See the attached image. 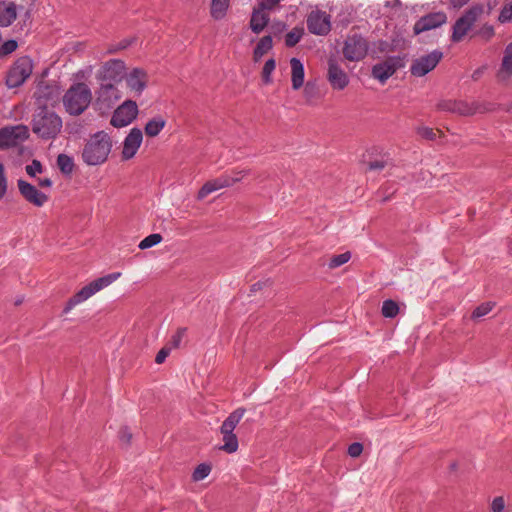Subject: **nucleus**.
<instances>
[{
    "label": "nucleus",
    "instance_id": "1",
    "mask_svg": "<svg viewBox=\"0 0 512 512\" xmlns=\"http://www.w3.org/2000/svg\"><path fill=\"white\" fill-rule=\"evenodd\" d=\"M112 147V137L105 131H98L86 140L81 159L88 166H100L107 162Z\"/></svg>",
    "mask_w": 512,
    "mask_h": 512
},
{
    "label": "nucleus",
    "instance_id": "2",
    "mask_svg": "<svg viewBox=\"0 0 512 512\" xmlns=\"http://www.w3.org/2000/svg\"><path fill=\"white\" fill-rule=\"evenodd\" d=\"M93 99L91 88L84 82L71 85L64 93L62 101L65 111L72 116L83 114Z\"/></svg>",
    "mask_w": 512,
    "mask_h": 512
},
{
    "label": "nucleus",
    "instance_id": "3",
    "mask_svg": "<svg viewBox=\"0 0 512 512\" xmlns=\"http://www.w3.org/2000/svg\"><path fill=\"white\" fill-rule=\"evenodd\" d=\"M120 276H121V273H119V272L111 273V274H107L102 277H98V278L92 280L91 282L87 283L85 286H83L79 291L74 293L65 302V305L63 307V312L65 314L70 313L74 308L85 303L90 298H92L95 294H97L104 288L111 285Z\"/></svg>",
    "mask_w": 512,
    "mask_h": 512
},
{
    "label": "nucleus",
    "instance_id": "4",
    "mask_svg": "<svg viewBox=\"0 0 512 512\" xmlns=\"http://www.w3.org/2000/svg\"><path fill=\"white\" fill-rule=\"evenodd\" d=\"M34 62L29 56L18 57L7 69L5 85L9 89L19 88L31 77Z\"/></svg>",
    "mask_w": 512,
    "mask_h": 512
},
{
    "label": "nucleus",
    "instance_id": "5",
    "mask_svg": "<svg viewBox=\"0 0 512 512\" xmlns=\"http://www.w3.org/2000/svg\"><path fill=\"white\" fill-rule=\"evenodd\" d=\"M61 129L62 120L54 112L42 110L33 119L32 131L41 138H54Z\"/></svg>",
    "mask_w": 512,
    "mask_h": 512
},
{
    "label": "nucleus",
    "instance_id": "6",
    "mask_svg": "<svg viewBox=\"0 0 512 512\" xmlns=\"http://www.w3.org/2000/svg\"><path fill=\"white\" fill-rule=\"evenodd\" d=\"M484 13V6L476 4L471 6L465 13L456 20L453 25L451 40L453 42H460L469 33L474 24L480 19Z\"/></svg>",
    "mask_w": 512,
    "mask_h": 512
},
{
    "label": "nucleus",
    "instance_id": "7",
    "mask_svg": "<svg viewBox=\"0 0 512 512\" xmlns=\"http://www.w3.org/2000/svg\"><path fill=\"white\" fill-rule=\"evenodd\" d=\"M443 58V53L434 50L428 54L421 55L412 60L410 73L414 77H423L433 71Z\"/></svg>",
    "mask_w": 512,
    "mask_h": 512
},
{
    "label": "nucleus",
    "instance_id": "8",
    "mask_svg": "<svg viewBox=\"0 0 512 512\" xmlns=\"http://www.w3.org/2000/svg\"><path fill=\"white\" fill-rule=\"evenodd\" d=\"M138 105L134 100H125L113 112L110 124L115 128L126 127L138 116Z\"/></svg>",
    "mask_w": 512,
    "mask_h": 512
},
{
    "label": "nucleus",
    "instance_id": "9",
    "mask_svg": "<svg viewBox=\"0 0 512 512\" xmlns=\"http://www.w3.org/2000/svg\"><path fill=\"white\" fill-rule=\"evenodd\" d=\"M326 79L331 88L336 91H342L350 84V77L348 73L334 57H330L327 61Z\"/></svg>",
    "mask_w": 512,
    "mask_h": 512
},
{
    "label": "nucleus",
    "instance_id": "10",
    "mask_svg": "<svg viewBox=\"0 0 512 512\" xmlns=\"http://www.w3.org/2000/svg\"><path fill=\"white\" fill-rule=\"evenodd\" d=\"M126 88L135 96H140L147 88L149 76L145 69L140 67L128 68L124 77Z\"/></svg>",
    "mask_w": 512,
    "mask_h": 512
},
{
    "label": "nucleus",
    "instance_id": "11",
    "mask_svg": "<svg viewBox=\"0 0 512 512\" xmlns=\"http://www.w3.org/2000/svg\"><path fill=\"white\" fill-rule=\"evenodd\" d=\"M128 68L124 61L111 59L104 62L98 70V77L104 81L120 82L124 79Z\"/></svg>",
    "mask_w": 512,
    "mask_h": 512
},
{
    "label": "nucleus",
    "instance_id": "12",
    "mask_svg": "<svg viewBox=\"0 0 512 512\" xmlns=\"http://www.w3.org/2000/svg\"><path fill=\"white\" fill-rule=\"evenodd\" d=\"M143 142V132L139 128H132L121 144L120 159L122 162L133 159Z\"/></svg>",
    "mask_w": 512,
    "mask_h": 512
},
{
    "label": "nucleus",
    "instance_id": "13",
    "mask_svg": "<svg viewBox=\"0 0 512 512\" xmlns=\"http://www.w3.org/2000/svg\"><path fill=\"white\" fill-rule=\"evenodd\" d=\"M367 51V42L357 35L348 37L342 49L345 59L351 62L362 60L366 56Z\"/></svg>",
    "mask_w": 512,
    "mask_h": 512
},
{
    "label": "nucleus",
    "instance_id": "14",
    "mask_svg": "<svg viewBox=\"0 0 512 512\" xmlns=\"http://www.w3.org/2000/svg\"><path fill=\"white\" fill-rule=\"evenodd\" d=\"M28 137L26 126L17 125L0 129V148L17 145Z\"/></svg>",
    "mask_w": 512,
    "mask_h": 512
},
{
    "label": "nucleus",
    "instance_id": "15",
    "mask_svg": "<svg viewBox=\"0 0 512 512\" xmlns=\"http://www.w3.org/2000/svg\"><path fill=\"white\" fill-rule=\"evenodd\" d=\"M17 187L20 195L30 204L36 207H42L47 201L48 196L39 191L34 185L25 180L19 179Z\"/></svg>",
    "mask_w": 512,
    "mask_h": 512
},
{
    "label": "nucleus",
    "instance_id": "16",
    "mask_svg": "<svg viewBox=\"0 0 512 512\" xmlns=\"http://www.w3.org/2000/svg\"><path fill=\"white\" fill-rule=\"evenodd\" d=\"M240 178H231L229 176H221L219 178L211 179L206 181L197 192V200L202 201L207 198L210 194L234 185Z\"/></svg>",
    "mask_w": 512,
    "mask_h": 512
},
{
    "label": "nucleus",
    "instance_id": "17",
    "mask_svg": "<svg viewBox=\"0 0 512 512\" xmlns=\"http://www.w3.org/2000/svg\"><path fill=\"white\" fill-rule=\"evenodd\" d=\"M309 31L316 35H326L331 30L330 16L322 11H312L307 19Z\"/></svg>",
    "mask_w": 512,
    "mask_h": 512
},
{
    "label": "nucleus",
    "instance_id": "18",
    "mask_svg": "<svg viewBox=\"0 0 512 512\" xmlns=\"http://www.w3.org/2000/svg\"><path fill=\"white\" fill-rule=\"evenodd\" d=\"M447 16L443 12L428 14L420 18L414 25V34L418 35L422 32L437 28L446 23Z\"/></svg>",
    "mask_w": 512,
    "mask_h": 512
},
{
    "label": "nucleus",
    "instance_id": "19",
    "mask_svg": "<svg viewBox=\"0 0 512 512\" xmlns=\"http://www.w3.org/2000/svg\"><path fill=\"white\" fill-rule=\"evenodd\" d=\"M400 67V62L397 58H387L384 61L374 65L372 75L375 79L384 83L390 78Z\"/></svg>",
    "mask_w": 512,
    "mask_h": 512
},
{
    "label": "nucleus",
    "instance_id": "20",
    "mask_svg": "<svg viewBox=\"0 0 512 512\" xmlns=\"http://www.w3.org/2000/svg\"><path fill=\"white\" fill-rule=\"evenodd\" d=\"M512 76V42L509 43L503 52L500 68L496 78L499 82H507Z\"/></svg>",
    "mask_w": 512,
    "mask_h": 512
},
{
    "label": "nucleus",
    "instance_id": "21",
    "mask_svg": "<svg viewBox=\"0 0 512 512\" xmlns=\"http://www.w3.org/2000/svg\"><path fill=\"white\" fill-rule=\"evenodd\" d=\"M268 11L260 5L254 8L250 19V28L254 33L259 34L266 27L269 21Z\"/></svg>",
    "mask_w": 512,
    "mask_h": 512
},
{
    "label": "nucleus",
    "instance_id": "22",
    "mask_svg": "<svg viewBox=\"0 0 512 512\" xmlns=\"http://www.w3.org/2000/svg\"><path fill=\"white\" fill-rule=\"evenodd\" d=\"M290 67L292 89L297 91L304 86V66L299 59L291 58Z\"/></svg>",
    "mask_w": 512,
    "mask_h": 512
},
{
    "label": "nucleus",
    "instance_id": "23",
    "mask_svg": "<svg viewBox=\"0 0 512 512\" xmlns=\"http://www.w3.org/2000/svg\"><path fill=\"white\" fill-rule=\"evenodd\" d=\"M166 119L157 115L147 121L144 126L145 135L149 138L157 137L166 126Z\"/></svg>",
    "mask_w": 512,
    "mask_h": 512
},
{
    "label": "nucleus",
    "instance_id": "24",
    "mask_svg": "<svg viewBox=\"0 0 512 512\" xmlns=\"http://www.w3.org/2000/svg\"><path fill=\"white\" fill-rule=\"evenodd\" d=\"M16 16V7L13 2L0 1V26H9Z\"/></svg>",
    "mask_w": 512,
    "mask_h": 512
},
{
    "label": "nucleus",
    "instance_id": "25",
    "mask_svg": "<svg viewBox=\"0 0 512 512\" xmlns=\"http://www.w3.org/2000/svg\"><path fill=\"white\" fill-rule=\"evenodd\" d=\"M273 47V40L271 36H264L262 37L254 51H253V61L259 62L264 55H266Z\"/></svg>",
    "mask_w": 512,
    "mask_h": 512
},
{
    "label": "nucleus",
    "instance_id": "26",
    "mask_svg": "<svg viewBox=\"0 0 512 512\" xmlns=\"http://www.w3.org/2000/svg\"><path fill=\"white\" fill-rule=\"evenodd\" d=\"M303 97L305 102L309 105H313L320 98V92L318 86L313 82H307L303 86Z\"/></svg>",
    "mask_w": 512,
    "mask_h": 512
},
{
    "label": "nucleus",
    "instance_id": "27",
    "mask_svg": "<svg viewBox=\"0 0 512 512\" xmlns=\"http://www.w3.org/2000/svg\"><path fill=\"white\" fill-rule=\"evenodd\" d=\"M223 445L219 447L221 451H224L228 454L235 453L238 450V438L236 434H222Z\"/></svg>",
    "mask_w": 512,
    "mask_h": 512
},
{
    "label": "nucleus",
    "instance_id": "28",
    "mask_svg": "<svg viewBox=\"0 0 512 512\" xmlns=\"http://www.w3.org/2000/svg\"><path fill=\"white\" fill-rule=\"evenodd\" d=\"M229 6V0H212L211 15L214 19H221L225 16Z\"/></svg>",
    "mask_w": 512,
    "mask_h": 512
},
{
    "label": "nucleus",
    "instance_id": "29",
    "mask_svg": "<svg viewBox=\"0 0 512 512\" xmlns=\"http://www.w3.org/2000/svg\"><path fill=\"white\" fill-rule=\"evenodd\" d=\"M57 166L63 174L70 175L74 170V161L67 154H59L57 157Z\"/></svg>",
    "mask_w": 512,
    "mask_h": 512
},
{
    "label": "nucleus",
    "instance_id": "30",
    "mask_svg": "<svg viewBox=\"0 0 512 512\" xmlns=\"http://www.w3.org/2000/svg\"><path fill=\"white\" fill-rule=\"evenodd\" d=\"M495 307L494 302H484L478 305L471 313V319L473 321H478L480 318L488 315Z\"/></svg>",
    "mask_w": 512,
    "mask_h": 512
},
{
    "label": "nucleus",
    "instance_id": "31",
    "mask_svg": "<svg viewBox=\"0 0 512 512\" xmlns=\"http://www.w3.org/2000/svg\"><path fill=\"white\" fill-rule=\"evenodd\" d=\"M211 470H212V466L210 464H208V463L199 464L198 466H196V468L194 469V471L192 473V480L194 482H199V481L205 479L206 477H208Z\"/></svg>",
    "mask_w": 512,
    "mask_h": 512
},
{
    "label": "nucleus",
    "instance_id": "32",
    "mask_svg": "<svg viewBox=\"0 0 512 512\" xmlns=\"http://www.w3.org/2000/svg\"><path fill=\"white\" fill-rule=\"evenodd\" d=\"M381 312L386 318H394L399 313V306L393 300H386L383 302Z\"/></svg>",
    "mask_w": 512,
    "mask_h": 512
},
{
    "label": "nucleus",
    "instance_id": "33",
    "mask_svg": "<svg viewBox=\"0 0 512 512\" xmlns=\"http://www.w3.org/2000/svg\"><path fill=\"white\" fill-rule=\"evenodd\" d=\"M351 258V253L349 251L344 252L339 255H333L330 257L328 261V267L329 269H335L341 265L346 264Z\"/></svg>",
    "mask_w": 512,
    "mask_h": 512
},
{
    "label": "nucleus",
    "instance_id": "34",
    "mask_svg": "<svg viewBox=\"0 0 512 512\" xmlns=\"http://www.w3.org/2000/svg\"><path fill=\"white\" fill-rule=\"evenodd\" d=\"M114 87H113V84L109 83V84H104L101 86L100 88V91H99V95L96 99V102H95V105L98 107L99 110H102V109H109L112 107V103H107L105 104V100L102 98L104 94H106L108 91L112 90Z\"/></svg>",
    "mask_w": 512,
    "mask_h": 512
},
{
    "label": "nucleus",
    "instance_id": "35",
    "mask_svg": "<svg viewBox=\"0 0 512 512\" xmlns=\"http://www.w3.org/2000/svg\"><path fill=\"white\" fill-rule=\"evenodd\" d=\"M498 21L500 23L512 22V0H504V5L498 16Z\"/></svg>",
    "mask_w": 512,
    "mask_h": 512
},
{
    "label": "nucleus",
    "instance_id": "36",
    "mask_svg": "<svg viewBox=\"0 0 512 512\" xmlns=\"http://www.w3.org/2000/svg\"><path fill=\"white\" fill-rule=\"evenodd\" d=\"M304 33V30L303 28H300V27H295L293 28L287 35H286V38H285V44L288 46V47H293L295 46L301 39L302 35Z\"/></svg>",
    "mask_w": 512,
    "mask_h": 512
},
{
    "label": "nucleus",
    "instance_id": "37",
    "mask_svg": "<svg viewBox=\"0 0 512 512\" xmlns=\"http://www.w3.org/2000/svg\"><path fill=\"white\" fill-rule=\"evenodd\" d=\"M275 67L276 63L274 59L271 58L265 62L261 72V78L265 84H270L272 82L271 74L274 71Z\"/></svg>",
    "mask_w": 512,
    "mask_h": 512
},
{
    "label": "nucleus",
    "instance_id": "38",
    "mask_svg": "<svg viewBox=\"0 0 512 512\" xmlns=\"http://www.w3.org/2000/svg\"><path fill=\"white\" fill-rule=\"evenodd\" d=\"M162 239V236L158 233L150 234L139 243L138 247L141 250H145L155 245H158L162 241Z\"/></svg>",
    "mask_w": 512,
    "mask_h": 512
},
{
    "label": "nucleus",
    "instance_id": "39",
    "mask_svg": "<svg viewBox=\"0 0 512 512\" xmlns=\"http://www.w3.org/2000/svg\"><path fill=\"white\" fill-rule=\"evenodd\" d=\"M476 35L479 36L485 42H488L494 37L495 29L492 25L484 24L476 32Z\"/></svg>",
    "mask_w": 512,
    "mask_h": 512
},
{
    "label": "nucleus",
    "instance_id": "40",
    "mask_svg": "<svg viewBox=\"0 0 512 512\" xmlns=\"http://www.w3.org/2000/svg\"><path fill=\"white\" fill-rule=\"evenodd\" d=\"M245 414V409L238 408L235 411H233L226 419L225 421L229 423L231 426L236 428V426L239 424L241 419L243 418Z\"/></svg>",
    "mask_w": 512,
    "mask_h": 512
},
{
    "label": "nucleus",
    "instance_id": "41",
    "mask_svg": "<svg viewBox=\"0 0 512 512\" xmlns=\"http://www.w3.org/2000/svg\"><path fill=\"white\" fill-rule=\"evenodd\" d=\"M8 181L5 175L4 164L0 161V200L4 198L7 193Z\"/></svg>",
    "mask_w": 512,
    "mask_h": 512
},
{
    "label": "nucleus",
    "instance_id": "42",
    "mask_svg": "<svg viewBox=\"0 0 512 512\" xmlns=\"http://www.w3.org/2000/svg\"><path fill=\"white\" fill-rule=\"evenodd\" d=\"M18 47V44L15 40H8L0 47V56H6L12 52H14Z\"/></svg>",
    "mask_w": 512,
    "mask_h": 512
},
{
    "label": "nucleus",
    "instance_id": "43",
    "mask_svg": "<svg viewBox=\"0 0 512 512\" xmlns=\"http://www.w3.org/2000/svg\"><path fill=\"white\" fill-rule=\"evenodd\" d=\"M25 170L29 176L35 177L42 173V165L38 160H33L31 164L25 167Z\"/></svg>",
    "mask_w": 512,
    "mask_h": 512
},
{
    "label": "nucleus",
    "instance_id": "44",
    "mask_svg": "<svg viewBox=\"0 0 512 512\" xmlns=\"http://www.w3.org/2000/svg\"><path fill=\"white\" fill-rule=\"evenodd\" d=\"M437 109L439 111L452 112L456 109V102L452 100H442L437 103Z\"/></svg>",
    "mask_w": 512,
    "mask_h": 512
},
{
    "label": "nucleus",
    "instance_id": "45",
    "mask_svg": "<svg viewBox=\"0 0 512 512\" xmlns=\"http://www.w3.org/2000/svg\"><path fill=\"white\" fill-rule=\"evenodd\" d=\"M505 509V500L502 496L495 497L491 503L492 512H503Z\"/></svg>",
    "mask_w": 512,
    "mask_h": 512
},
{
    "label": "nucleus",
    "instance_id": "46",
    "mask_svg": "<svg viewBox=\"0 0 512 512\" xmlns=\"http://www.w3.org/2000/svg\"><path fill=\"white\" fill-rule=\"evenodd\" d=\"M119 438L122 443H124L126 445L130 444L131 440H132V433L129 430V428H127V427L121 428L120 432H119Z\"/></svg>",
    "mask_w": 512,
    "mask_h": 512
},
{
    "label": "nucleus",
    "instance_id": "47",
    "mask_svg": "<svg viewBox=\"0 0 512 512\" xmlns=\"http://www.w3.org/2000/svg\"><path fill=\"white\" fill-rule=\"evenodd\" d=\"M363 451V446L361 443H353L348 448V454L351 457H358Z\"/></svg>",
    "mask_w": 512,
    "mask_h": 512
},
{
    "label": "nucleus",
    "instance_id": "48",
    "mask_svg": "<svg viewBox=\"0 0 512 512\" xmlns=\"http://www.w3.org/2000/svg\"><path fill=\"white\" fill-rule=\"evenodd\" d=\"M170 354V349L167 348V347H163L162 349H160L155 357V362L157 364H162L166 358L168 357V355Z\"/></svg>",
    "mask_w": 512,
    "mask_h": 512
},
{
    "label": "nucleus",
    "instance_id": "49",
    "mask_svg": "<svg viewBox=\"0 0 512 512\" xmlns=\"http://www.w3.org/2000/svg\"><path fill=\"white\" fill-rule=\"evenodd\" d=\"M453 113H458L461 115H468L471 112L466 104L461 103V102H456V109L453 111Z\"/></svg>",
    "mask_w": 512,
    "mask_h": 512
},
{
    "label": "nucleus",
    "instance_id": "50",
    "mask_svg": "<svg viewBox=\"0 0 512 512\" xmlns=\"http://www.w3.org/2000/svg\"><path fill=\"white\" fill-rule=\"evenodd\" d=\"M281 0H261L258 5L264 7L267 10L274 9Z\"/></svg>",
    "mask_w": 512,
    "mask_h": 512
},
{
    "label": "nucleus",
    "instance_id": "51",
    "mask_svg": "<svg viewBox=\"0 0 512 512\" xmlns=\"http://www.w3.org/2000/svg\"><path fill=\"white\" fill-rule=\"evenodd\" d=\"M185 329H179L176 334L172 337V343L175 348L179 347L180 342L185 334Z\"/></svg>",
    "mask_w": 512,
    "mask_h": 512
},
{
    "label": "nucleus",
    "instance_id": "52",
    "mask_svg": "<svg viewBox=\"0 0 512 512\" xmlns=\"http://www.w3.org/2000/svg\"><path fill=\"white\" fill-rule=\"evenodd\" d=\"M234 427L227 423L225 420L221 425L220 432L221 434H231L234 431Z\"/></svg>",
    "mask_w": 512,
    "mask_h": 512
},
{
    "label": "nucleus",
    "instance_id": "53",
    "mask_svg": "<svg viewBox=\"0 0 512 512\" xmlns=\"http://www.w3.org/2000/svg\"><path fill=\"white\" fill-rule=\"evenodd\" d=\"M469 0H450V5L455 9H460L465 4L468 3Z\"/></svg>",
    "mask_w": 512,
    "mask_h": 512
},
{
    "label": "nucleus",
    "instance_id": "54",
    "mask_svg": "<svg viewBox=\"0 0 512 512\" xmlns=\"http://www.w3.org/2000/svg\"><path fill=\"white\" fill-rule=\"evenodd\" d=\"M38 185L42 188H49L52 185V181L49 178H43L38 180Z\"/></svg>",
    "mask_w": 512,
    "mask_h": 512
},
{
    "label": "nucleus",
    "instance_id": "55",
    "mask_svg": "<svg viewBox=\"0 0 512 512\" xmlns=\"http://www.w3.org/2000/svg\"><path fill=\"white\" fill-rule=\"evenodd\" d=\"M425 131H426L427 135L433 134V130L432 129H425Z\"/></svg>",
    "mask_w": 512,
    "mask_h": 512
}]
</instances>
